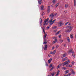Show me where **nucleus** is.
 <instances>
[{"instance_id": "obj_21", "label": "nucleus", "mask_w": 76, "mask_h": 76, "mask_svg": "<svg viewBox=\"0 0 76 76\" xmlns=\"http://www.w3.org/2000/svg\"><path fill=\"white\" fill-rule=\"evenodd\" d=\"M67 39L68 42H70V38H69V37H68L67 38Z\"/></svg>"}, {"instance_id": "obj_43", "label": "nucleus", "mask_w": 76, "mask_h": 76, "mask_svg": "<svg viewBox=\"0 0 76 76\" xmlns=\"http://www.w3.org/2000/svg\"><path fill=\"white\" fill-rule=\"evenodd\" d=\"M49 60L50 61H51V60H52V58H50V59Z\"/></svg>"}, {"instance_id": "obj_59", "label": "nucleus", "mask_w": 76, "mask_h": 76, "mask_svg": "<svg viewBox=\"0 0 76 76\" xmlns=\"http://www.w3.org/2000/svg\"><path fill=\"white\" fill-rule=\"evenodd\" d=\"M67 66V65H66V66Z\"/></svg>"}, {"instance_id": "obj_34", "label": "nucleus", "mask_w": 76, "mask_h": 76, "mask_svg": "<svg viewBox=\"0 0 76 76\" xmlns=\"http://www.w3.org/2000/svg\"><path fill=\"white\" fill-rule=\"evenodd\" d=\"M69 67H72V65H69Z\"/></svg>"}, {"instance_id": "obj_9", "label": "nucleus", "mask_w": 76, "mask_h": 76, "mask_svg": "<svg viewBox=\"0 0 76 76\" xmlns=\"http://www.w3.org/2000/svg\"><path fill=\"white\" fill-rule=\"evenodd\" d=\"M67 60V58L66 57L63 59L62 61L63 62V61H66V60Z\"/></svg>"}, {"instance_id": "obj_58", "label": "nucleus", "mask_w": 76, "mask_h": 76, "mask_svg": "<svg viewBox=\"0 0 76 76\" xmlns=\"http://www.w3.org/2000/svg\"><path fill=\"white\" fill-rule=\"evenodd\" d=\"M75 38H76V35H75Z\"/></svg>"}, {"instance_id": "obj_27", "label": "nucleus", "mask_w": 76, "mask_h": 76, "mask_svg": "<svg viewBox=\"0 0 76 76\" xmlns=\"http://www.w3.org/2000/svg\"><path fill=\"white\" fill-rule=\"evenodd\" d=\"M50 26H50V25L48 26L47 27V29H50Z\"/></svg>"}, {"instance_id": "obj_54", "label": "nucleus", "mask_w": 76, "mask_h": 76, "mask_svg": "<svg viewBox=\"0 0 76 76\" xmlns=\"http://www.w3.org/2000/svg\"><path fill=\"white\" fill-rule=\"evenodd\" d=\"M56 27H56V26H55L54 27V28H56Z\"/></svg>"}, {"instance_id": "obj_30", "label": "nucleus", "mask_w": 76, "mask_h": 76, "mask_svg": "<svg viewBox=\"0 0 76 76\" xmlns=\"http://www.w3.org/2000/svg\"><path fill=\"white\" fill-rule=\"evenodd\" d=\"M45 27L44 26L43 27V28H42L43 31L44 30V29H45Z\"/></svg>"}, {"instance_id": "obj_48", "label": "nucleus", "mask_w": 76, "mask_h": 76, "mask_svg": "<svg viewBox=\"0 0 76 76\" xmlns=\"http://www.w3.org/2000/svg\"><path fill=\"white\" fill-rule=\"evenodd\" d=\"M60 41L61 42H63V40H61Z\"/></svg>"}, {"instance_id": "obj_18", "label": "nucleus", "mask_w": 76, "mask_h": 76, "mask_svg": "<svg viewBox=\"0 0 76 76\" xmlns=\"http://www.w3.org/2000/svg\"><path fill=\"white\" fill-rule=\"evenodd\" d=\"M58 72L56 75V76H58V75H59V74L60 73V71H59V70H58Z\"/></svg>"}, {"instance_id": "obj_42", "label": "nucleus", "mask_w": 76, "mask_h": 76, "mask_svg": "<svg viewBox=\"0 0 76 76\" xmlns=\"http://www.w3.org/2000/svg\"><path fill=\"white\" fill-rule=\"evenodd\" d=\"M50 6H49L48 7V9H50Z\"/></svg>"}, {"instance_id": "obj_6", "label": "nucleus", "mask_w": 76, "mask_h": 76, "mask_svg": "<svg viewBox=\"0 0 76 76\" xmlns=\"http://www.w3.org/2000/svg\"><path fill=\"white\" fill-rule=\"evenodd\" d=\"M53 39H55V41H54L53 42V44H54L55 43H56V42H57V38L56 37H55L54 38H53Z\"/></svg>"}, {"instance_id": "obj_60", "label": "nucleus", "mask_w": 76, "mask_h": 76, "mask_svg": "<svg viewBox=\"0 0 76 76\" xmlns=\"http://www.w3.org/2000/svg\"><path fill=\"white\" fill-rule=\"evenodd\" d=\"M52 76H54V75H52Z\"/></svg>"}, {"instance_id": "obj_13", "label": "nucleus", "mask_w": 76, "mask_h": 76, "mask_svg": "<svg viewBox=\"0 0 76 76\" xmlns=\"http://www.w3.org/2000/svg\"><path fill=\"white\" fill-rule=\"evenodd\" d=\"M38 2L39 3V4H41L42 3V0H38Z\"/></svg>"}, {"instance_id": "obj_23", "label": "nucleus", "mask_w": 76, "mask_h": 76, "mask_svg": "<svg viewBox=\"0 0 76 76\" xmlns=\"http://www.w3.org/2000/svg\"><path fill=\"white\" fill-rule=\"evenodd\" d=\"M69 70H66L65 71V74H67V73H69Z\"/></svg>"}, {"instance_id": "obj_55", "label": "nucleus", "mask_w": 76, "mask_h": 76, "mask_svg": "<svg viewBox=\"0 0 76 76\" xmlns=\"http://www.w3.org/2000/svg\"><path fill=\"white\" fill-rule=\"evenodd\" d=\"M48 56L49 57H50V56H51L50 55H48Z\"/></svg>"}, {"instance_id": "obj_2", "label": "nucleus", "mask_w": 76, "mask_h": 76, "mask_svg": "<svg viewBox=\"0 0 76 76\" xmlns=\"http://www.w3.org/2000/svg\"><path fill=\"white\" fill-rule=\"evenodd\" d=\"M66 28H68V29L66 30V32H70V31H71L72 30V28H73V26H66Z\"/></svg>"}, {"instance_id": "obj_5", "label": "nucleus", "mask_w": 76, "mask_h": 76, "mask_svg": "<svg viewBox=\"0 0 76 76\" xmlns=\"http://www.w3.org/2000/svg\"><path fill=\"white\" fill-rule=\"evenodd\" d=\"M64 25V23H63L61 22H59L58 23V27H60L62 25Z\"/></svg>"}, {"instance_id": "obj_8", "label": "nucleus", "mask_w": 76, "mask_h": 76, "mask_svg": "<svg viewBox=\"0 0 76 76\" xmlns=\"http://www.w3.org/2000/svg\"><path fill=\"white\" fill-rule=\"evenodd\" d=\"M40 20H41L40 21V26H41L42 24V19L41 18H40Z\"/></svg>"}, {"instance_id": "obj_26", "label": "nucleus", "mask_w": 76, "mask_h": 76, "mask_svg": "<svg viewBox=\"0 0 76 76\" xmlns=\"http://www.w3.org/2000/svg\"><path fill=\"white\" fill-rule=\"evenodd\" d=\"M43 8H44V7L42 6V5L41 7V9L42 10H43Z\"/></svg>"}, {"instance_id": "obj_37", "label": "nucleus", "mask_w": 76, "mask_h": 76, "mask_svg": "<svg viewBox=\"0 0 76 76\" xmlns=\"http://www.w3.org/2000/svg\"><path fill=\"white\" fill-rule=\"evenodd\" d=\"M72 72V74H73V75H74V74H75V72L73 71V72Z\"/></svg>"}, {"instance_id": "obj_22", "label": "nucleus", "mask_w": 76, "mask_h": 76, "mask_svg": "<svg viewBox=\"0 0 76 76\" xmlns=\"http://www.w3.org/2000/svg\"><path fill=\"white\" fill-rule=\"evenodd\" d=\"M50 9L48 8L47 9V12H48V13H50Z\"/></svg>"}, {"instance_id": "obj_17", "label": "nucleus", "mask_w": 76, "mask_h": 76, "mask_svg": "<svg viewBox=\"0 0 76 76\" xmlns=\"http://www.w3.org/2000/svg\"><path fill=\"white\" fill-rule=\"evenodd\" d=\"M61 65H62V64H59L57 67V69H58L59 68H60V66H61Z\"/></svg>"}, {"instance_id": "obj_28", "label": "nucleus", "mask_w": 76, "mask_h": 76, "mask_svg": "<svg viewBox=\"0 0 76 76\" xmlns=\"http://www.w3.org/2000/svg\"><path fill=\"white\" fill-rule=\"evenodd\" d=\"M56 0H53V3H54V4L56 3V1H56Z\"/></svg>"}, {"instance_id": "obj_16", "label": "nucleus", "mask_w": 76, "mask_h": 76, "mask_svg": "<svg viewBox=\"0 0 76 76\" xmlns=\"http://www.w3.org/2000/svg\"><path fill=\"white\" fill-rule=\"evenodd\" d=\"M70 38H73V34H70Z\"/></svg>"}, {"instance_id": "obj_47", "label": "nucleus", "mask_w": 76, "mask_h": 76, "mask_svg": "<svg viewBox=\"0 0 76 76\" xmlns=\"http://www.w3.org/2000/svg\"><path fill=\"white\" fill-rule=\"evenodd\" d=\"M54 47H53L52 49V50H54Z\"/></svg>"}, {"instance_id": "obj_56", "label": "nucleus", "mask_w": 76, "mask_h": 76, "mask_svg": "<svg viewBox=\"0 0 76 76\" xmlns=\"http://www.w3.org/2000/svg\"><path fill=\"white\" fill-rule=\"evenodd\" d=\"M43 14H42L41 16H43Z\"/></svg>"}, {"instance_id": "obj_52", "label": "nucleus", "mask_w": 76, "mask_h": 76, "mask_svg": "<svg viewBox=\"0 0 76 76\" xmlns=\"http://www.w3.org/2000/svg\"><path fill=\"white\" fill-rule=\"evenodd\" d=\"M53 53H56V52L55 51V50H54Z\"/></svg>"}, {"instance_id": "obj_25", "label": "nucleus", "mask_w": 76, "mask_h": 76, "mask_svg": "<svg viewBox=\"0 0 76 76\" xmlns=\"http://www.w3.org/2000/svg\"><path fill=\"white\" fill-rule=\"evenodd\" d=\"M62 69H64V70H66V67H62Z\"/></svg>"}, {"instance_id": "obj_41", "label": "nucleus", "mask_w": 76, "mask_h": 76, "mask_svg": "<svg viewBox=\"0 0 76 76\" xmlns=\"http://www.w3.org/2000/svg\"><path fill=\"white\" fill-rule=\"evenodd\" d=\"M70 71H71V72H73V69H70Z\"/></svg>"}, {"instance_id": "obj_1", "label": "nucleus", "mask_w": 76, "mask_h": 76, "mask_svg": "<svg viewBox=\"0 0 76 76\" xmlns=\"http://www.w3.org/2000/svg\"><path fill=\"white\" fill-rule=\"evenodd\" d=\"M57 15V13H56V14L54 15V13H52L50 14V19L49 20V23L50 25H53V23H54V22L56 21V20H53V19H54L53 18L54 17V16H56Z\"/></svg>"}, {"instance_id": "obj_44", "label": "nucleus", "mask_w": 76, "mask_h": 76, "mask_svg": "<svg viewBox=\"0 0 76 76\" xmlns=\"http://www.w3.org/2000/svg\"><path fill=\"white\" fill-rule=\"evenodd\" d=\"M64 76H68V75H64Z\"/></svg>"}, {"instance_id": "obj_62", "label": "nucleus", "mask_w": 76, "mask_h": 76, "mask_svg": "<svg viewBox=\"0 0 76 76\" xmlns=\"http://www.w3.org/2000/svg\"><path fill=\"white\" fill-rule=\"evenodd\" d=\"M60 37V36H59V38Z\"/></svg>"}, {"instance_id": "obj_35", "label": "nucleus", "mask_w": 76, "mask_h": 76, "mask_svg": "<svg viewBox=\"0 0 76 76\" xmlns=\"http://www.w3.org/2000/svg\"><path fill=\"white\" fill-rule=\"evenodd\" d=\"M69 23V22H67L66 23H65V25H67Z\"/></svg>"}, {"instance_id": "obj_19", "label": "nucleus", "mask_w": 76, "mask_h": 76, "mask_svg": "<svg viewBox=\"0 0 76 76\" xmlns=\"http://www.w3.org/2000/svg\"><path fill=\"white\" fill-rule=\"evenodd\" d=\"M68 6H69V5H68V4H66L65 5V8H67V7H68Z\"/></svg>"}, {"instance_id": "obj_50", "label": "nucleus", "mask_w": 76, "mask_h": 76, "mask_svg": "<svg viewBox=\"0 0 76 76\" xmlns=\"http://www.w3.org/2000/svg\"><path fill=\"white\" fill-rule=\"evenodd\" d=\"M69 25H71V24L70 23H69Z\"/></svg>"}, {"instance_id": "obj_24", "label": "nucleus", "mask_w": 76, "mask_h": 76, "mask_svg": "<svg viewBox=\"0 0 76 76\" xmlns=\"http://www.w3.org/2000/svg\"><path fill=\"white\" fill-rule=\"evenodd\" d=\"M54 66H53L52 68L50 69V71H51L52 70H53V69H54Z\"/></svg>"}, {"instance_id": "obj_14", "label": "nucleus", "mask_w": 76, "mask_h": 76, "mask_svg": "<svg viewBox=\"0 0 76 76\" xmlns=\"http://www.w3.org/2000/svg\"><path fill=\"white\" fill-rule=\"evenodd\" d=\"M74 4L75 6H76V0H74Z\"/></svg>"}, {"instance_id": "obj_20", "label": "nucleus", "mask_w": 76, "mask_h": 76, "mask_svg": "<svg viewBox=\"0 0 76 76\" xmlns=\"http://www.w3.org/2000/svg\"><path fill=\"white\" fill-rule=\"evenodd\" d=\"M47 36V34L45 33V35L44 36V39H45L46 38Z\"/></svg>"}, {"instance_id": "obj_3", "label": "nucleus", "mask_w": 76, "mask_h": 76, "mask_svg": "<svg viewBox=\"0 0 76 76\" xmlns=\"http://www.w3.org/2000/svg\"><path fill=\"white\" fill-rule=\"evenodd\" d=\"M72 53V56H73V57H75V53L74 52H73V49H71L69 51L68 54H70V53Z\"/></svg>"}, {"instance_id": "obj_11", "label": "nucleus", "mask_w": 76, "mask_h": 76, "mask_svg": "<svg viewBox=\"0 0 76 76\" xmlns=\"http://www.w3.org/2000/svg\"><path fill=\"white\" fill-rule=\"evenodd\" d=\"M48 20H49V18H48L47 19L45 20L44 22H45V23H46V22H47L48 21Z\"/></svg>"}, {"instance_id": "obj_51", "label": "nucleus", "mask_w": 76, "mask_h": 76, "mask_svg": "<svg viewBox=\"0 0 76 76\" xmlns=\"http://www.w3.org/2000/svg\"><path fill=\"white\" fill-rule=\"evenodd\" d=\"M44 41L45 42H46V39H44Z\"/></svg>"}, {"instance_id": "obj_57", "label": "nucleus", "mask_w": 76, "mask_h": 76, "mask_svg": "<svg viewBox=\"0 0 76 76\" xmlns=\"http://www.w3.org/2000/svg\"><path fill=\"white\" fill-rule=\"evenodd\" d=\"M48 24V23H47L46 24L47 25Z\"/></svg>"}, {"instance_id": "obj_38", "label": "nucleus", "mask_w": 76, "mask_h": 76, "mask_svg": "<svg viewBox=\"0 0 76 76\" xmlns=\"http://www.w3.org/2000/svg\"><path fill=\"white\" fill-rule=\"evenodd\" d=\"M58 45H57L56 46V48H58Z\"/></svg>"}, {"instance_id": "obj_49", "label": "nucleus", "mask_w": 76, "mask_h": 76, "mask_svg": "<svg viewBox=\"0 0 76 76\" xmlns=\"http://www.w3.org/2000/svg\"><path fill=\"white\" fill-rule=\"evenodd\" d=\"M64 46L65 47H66V44L64 45Z\"/></svg>"}, {"instance_id": "obj_10", "label": "nucleus", "mask_w": 76, "mask_h": 76, "mask_svg": "<svg viewBox=\"0 0 76 76\" xmlns=\"http://www.w3.org/2000/svg\"><path fill=\"white\" fill-rule=\"evenodd\" d=\"M61 33V31H58L57 32V33H56V35H58V34H60V33Z\"/></svg>"}, {"instance_id": "obj_45", "label": "nucleus", "mask_w": 76, "mask_h": 76, "mask_svg": "<svg viewBox=\"0 0 76 76\" xmlns=\"http://www.w3.org/2000/svg\"><path fill=\"white\" fill-rule=\"evenodd\" d=\"M52 76H54V74L53 73H52Z\"/></svg>"}, {"instance_id": "obj_4", "label": "nucleus", "mask_w": 76, "mask_h": 76, "mask_svg": "<svg viewBox=\"0 0 76 76\" xmlns=\"http://www.w3.org/2000/svg\"><path fill=\"white\" fill-rule=\"evenodd\" d=\"M69 63H70V60H69L68 61H65L63 63V64H64L63 66H65V65H66L67 64H68Z\"/></svg>"}, {"instance_id": "obj_36", "label": "nucleus", "mask_w": 76, "mask_h": 76, "mask_svg": "<svg viewBox=\"0 0 76 76\" xmlns=\"http://www.w3.org/2000/svg\"><path fill=\"white\" fill-rule=\"evenodd\" d=\"M46 66H48V64L47 63H46Z\"/></svg>"}, {"instance_id": "obj_15", "label": "nucleus", "mask_w": 76, "mask_h": 76, "mask_svg": "<svg viewBox=\"0 0 76 76\" xmlns=\"http://www.w3.org/2000/svg\"><path fill=\"white\" fill-rule=\"evenodd\" d=\"M59 5V3H57L56 4V5L55 6V7L56 8H57V6H58Z\"/></svg>"}, {"instance_id": "obj_33", "label": "nucleus", "mask_w": 76, "mask_h": 76, "mask_svg": "<svg viewBox=\"0 0 76 76\" xmlns=\"http://www.w3.org/2000/svg\"><path fill=\"white\" fill-rule=\"evenodd\" d=\"M47 43V42H44L43 44H46Z\"/></svg>"}, {"instance_id": "obj_46", "label": "nucleus", "mask_w": 76, "mask_h": 76, "mask_svg": "<svg viewBox=\"0 0 76 76\" xmlns=\"http://www.w3.org/2000/svg\"><path fill=\"white\" fill-rule=\"evenodd\" d=\"M43 32L44 33V34H46L45 32V31H44V30H43Z\"/></svg>"}, {"instance_id": "obj_61", "label": "nucleus", "mask_w": 76, "mask_h": 76, "mask_svg": "<svg viewBox=\"0 0 76 76\" xmlns=\"http://www.w3.org/2000/svg\"><path fill=\"white\" fill-rule=\"evenodd\" d=\"M48 76H50V75H48Z\"/></svg>"}, {"instance_id": "obj_32", "label": "nucleus", "mask_w": 76, "mask_h": 76, "mask_svg": "<svg viewBox=\"0 0 76 76\" xmlns=\"http://www.w3.org/2000/svg\"><path fill=\"white\" fill-rule=\"evenodd\" d=\"M50 53L51 54H55V53H53L52 51H51Z\"/></svg>"}, {"instance_id": "obj_7", "label": "nucleus", "mask_w": 76, "mask_h": 76, "mask_svg": "<svg viewBox=\"0 0 76 76\" xmlns=\"http://www.w3.org/2000/svg\"><path fill=\"white\" fill-rule=\"evenodd\" d=\"M44 50H47V45H46L44 46Z\"/></svg>"}, {"instance_id": "obj_39", "label": "nucleus", "mask_w": 76, "mask_h": 76, "mask_svg": "<svg viewBox=\"0 0 76 76\" xmlns=\"http://www.w3.org/2000/svg\"><path fill=\"white\" fill-rule=\"evenodd\" d=\"M45 24H46V23L45 22V23H44V24H43L44 26H45Z\"/></svg>"}, {"instance_id": "obj_29", "label": "nucleus", "mask_w": 76, "mask_h": 76, "mask_svg": "<svg viewBox=\"0 0 76 76\" xmlns=\"http://www.w3.org/2000/svg\"><path fill=\"white\" fill-rule=\"evenodd\" d=\"M72 75V74L71 73H69L68 75V76H70V75Z\"/></svg>"}, {"instance_id": "obj_12", "label": "nucleus", "mask_w": 76, "mask_h": 76, "mask_svg": "<svg viewBox=\"0 0 76 76\" xmlns=\"http://www.w3.org/2000/svg\"><path fill=\"white\" fill-rule=\"evenodd\" d=\"M67 56V54L66 53H64L63 55H62V56H63V57H66V56Z\"/></svg>"}, {"instance_id": "obj_40", "label": "nucleus", "mask_w": 76, "mask_h": 76, "mask_svg": "<svg viewBox=\"0 0 76 76\" xmlns=\"http://www.w3.org/2000/svg\"><path fill=\"white\" fill-rule=\"evenodd\" d=\"M51 61L49 60H48V62H49V63H50V62H51Z\"/></svg>"}, {"instance_id": "obj_53", "label": "nucleus", "mask_w": 76, "mask_h": 76, "mask_svg": "<svg viewBox=\"0 0 76 76\" xmlns=\"http://www.w3.org/2000/svg\"><path fill=\"white\" fill-rule=\"evenodd\" d=\"M53 53H56V52L55 51V50H54Z\"/></svg>"}, {"instance_id": "obj_31", "label": "nucleus", "mask_w": 76, "mask_h": 76, "mask_svg": "<svg viewBox=\"0 0 76 76\" xmlns=\"http://www.w3.org/2000/svg\"><path fill=\"white\" fill-rule=\"evenodd\" d=\"M53 64H51L50 65V67H51L52 66H53Z\"/></svg>"}]
</instances>
